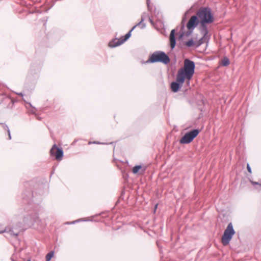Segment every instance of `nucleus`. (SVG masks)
Returning a JSON list of instances; mask_svg holds the SVG:
<instances>
[{
    "label": "nucleus",
    "mask_w": 261,
    "mask_h": 261,
    "mask_svg": "<svg viewBox=\"0 0 261 261\" xmlns=\"http://www.w3.org/2000/svg\"><path fill=\"white\" fill-rule=\"evenodd\" d=\"M195 63L189 59H185L183 67L179 69L177 73V81L180 83L187 82L188 85L192 78L195 71Z\"/></svg>",
    "instance_id": "obj_1"
},
{
    "label": "nucleus",
    "mask_w": 261,
    "mask_h": 261,
    "mask_svg": "<svg viewBox=\"0 0 261 261\" xmlns=\"http://www.w3.org/2000/svg\"><path fill=\"white\" fill-rule=\"evenodd\" d=\"M199 130L195 129L185 134L180 139V143L188 144L191 142L193 139L198 135Z\"/></svg>",
    "instance_id": "obj_5"
},
{
    "label": "nucleus",
    "mask_w": 261,
    "mask_h": 261,
    "mask_svg": "<svg viewBox=\"0 0 261 261\" xmlns=\"http://www.w3.org/2000/svg\"><path fill=\"white\" fill-rule=\"evenodd\" d=\"M149 60L151 63L162 62L168 64L170 62L169 57L165 53L160 51L153 53Z\"/></svg>",
    "instance_id": "obj_2"
},
{
    "label": "nucleus",
    "mask_w": 261,
    "mask_h": 261,
    "mask_svg": "<svg viewBox=\"0 0 261 261\" xmlns=\"http://www.w3.org/2000/svg\"><path fill=\"white\" fill-rule=\"evenodd\" d=\"M170 43L171 49H173L175 47L176 44V41L175 38V30H172L170 34Z\"/></svg>",
    "instance_id": "obj_10"
},
{
    "label": "nucleus",
    "mask_w": 261,
    "mask_h": 261,
    "mask_svg": "<svg viewBox=\"0 0 261 261\" xmlns=\"http://www.w3.org/2000/svg\"><path fill=\"white\" fill-rule=\"evenodd\" d=\"M197 17L196 16H193L189 20L187 27L190 31H192L198 24Z\"/></svg>",
    "instance_id": "obj_7"
},
{
    "label": "nucleus",
    "mask_w": 261,
    "mask_h": 261,
    "mask_svg": "<svg viewBox=\"0 0 261 261\" xmlns=\"http://www.w3.org/2000/svg\"><path fill=\"white\" fill-rule=\"evenodd\" d=\"M247 169L248 171L250 173H251V168H250V166H249V164H247Z\"/></svg>",
    "instance_id": "obj_17"
},
{
    "label": "nucleus",
    "mask_w": 261,
    "mask_h": 261,
    "mask_svg": "<svg viewBox=\"0 0 261 261\" xmlns=\"http://www.w3.org/2000/svg\"><path fill=\"white\" fill-rule=\"evenodd\" d=\"M54 254V251H50V252L47 253L46 256V261H50L51 258L53 257Z\"/></svg>",
    "instance_id": "obj_14"
},
{
    "label": "nucleus",
    "mask_w": 261,
    "mask_h": 261,
    "mask_svg": "<svg viewBox=\"0 0 261 261\" xmlns=\"http://www.w3.org/2000/svg\"><path fill=\"white\" fill-rule=\"evenodd\" d=\"M8 133H9V138L11 139V136H10V132L9 131H8Z\"/></svg>",
    "instance_id": "obj_19"
},
{
    "label": "nucleus",
    "mask_w": 261,
    "mask_h": 261,
    "mask_svg": "<svg viewBox=\"0 0 261 261\" xmlns=\"http://www.w3.org/2000/svg\"><path fill=\"white\" fill-rule=\"evenodd\" d=\"M142 168V166L141 165H137V166H135L133 168V172L134 173V174H136L138 172L139 170L141 169Z\"/></svg>",
    "instance_id": "obj_13"
},
{
    "label": "nucleus",
    "mask_w": 261,
    "mask_h": 261,
    "mask_svg": "<svg viewBox=\"0 0 261 261\" xmlns=\"http://www.w3.org/2000/svg\"><path fill=\"white\" fill-rule=\"evenodd\" d=\"M197 15L202 24L213 21V16L210 10L208 8L200 9L197 13Z\"/></svg>",
    "instance_id": "obj_3"
},
{
    "label": "nucleus",
    "mask_w": 261,
    "mask_h": 261,
    "mask_svg": "<svg viewBox=\"0 0 261 261\" xmlns=\"http://www.w3.org/2000/svg\"><path fill=\"white\" fill-rule=\"evenodd\" d=\"M51 155H55L56 159L61 161L63 156V152L62 149L58 148L56 145H54L50 151Z\"/></svg>",
    "instance_id": "obj_6"
},
{
    "label": "nucleus",
    "mask_w": 261,
    "mask_h": 261,
    "mask_svg": "<svg viewBox=\"0 0 261 261\" xmlns=\"http://www.w3.org/2000/svg\"><path fill=\"white\" fill-rule=\"evenodd\" d=\"M184 83H180L177 81V78L176 79V82H173L171 83V88L172 91L174 92H176L179 91V89L182 86Z\"/></svg>",
    "instance_id": "obj_9"
},
{
    "label": "nucleus",
    "mask_w": 261,
    "mask_h": 261,
    "mask_svg": "<svg viewBox=\"0 0 261 261\" xmlns=\"http://www.w3.org/2000/svg\"><path fill=\"white\" fill-rule=\"evenodd\" d=\"M27 261H31V260H27Z\"/></svg>",
    "instance_id": "obj_21"
},
{
    "label": "nucleus",
    "mask_w": 261,
    "mask_h": 261,
    "mask_svg": "<svg viewBox=\"0 0 261 261\" xmlns=\"http://www.w3.org/2000/svg\"><path fill=\"white\" fill-rule=\"evenodd\" d=\"M206 34H207V31L205 30V35L204 36L203 38H201L198 42H197V43L194 42L192 39H190V40H188V41L186 42L185 44L188 47H191L194 45L196 46V47H198L200 45H201L202 43H203V40L204 39L205 36Z\"/></svg>",
    "instance_id": "obj_8"
},
{
    "label": "nucleus",
    "mask_w": 261,
    "mask_h": 261,
    "mask_svg": "<svg viewBox=\"0 0 261 261\" xmlns=\"http://www.w3.org/2000/svg\"><path fill=\"white\" fill-rule=\"evenodd\" d=\"M222 64L223 66L228 65V59H227V58H225L222 61Z\"/></svg>",
    "instance_id": "obj_15"
},
{
    "label": "nucleus",
    "mask_w": 261,
    "mask_h": 261,
    "mask_svg": "<svg viewBox=\"0 0 261 261\" xmlns=\"http://www.w3.org/2000/svg\"><path fill=\"white\" fill-rule=\"evenodd\" d=\"M222 243L225 246L228 245V226L224 231L223 236L222 238Z\"/></svg>",
    "instance_id": "obj_11"
},
{
    "label": "nucleus",
    "mask_w": 261,
    "mask_h": 261,
    "mask_svg": "<svg viewBox=\"0 0 261 261\" xmlns=\"http://www.w3.org/2000/svg\"><path fill=\"white\" fill-rule=\"evenodd\" d=\"M156 207H157V204H156V205H155V209H156Z\"/></svg>",
    "instance_id": "obj_20"
},
{
    "label": "nucleus",
    "mask_w": 261,
    "mask_h": 261,
    "mask_svg": "<svg viewBox=\"0 0 261 261\" xmlns=\"http://www.w3.org/2000/svg\"><path fill=\"white\" fill-rule=\"evenodd\" d=\"M250 182L253 185H259L261 186V184H259L258 182H255V181H252V180H250Z\"/></svg>",
    "instance_id": "obj_16"
},
{
    "label": "nucleus",
    "mask_w": 261,
    "mask_h": 261,
    "mask_svg": "<svg viewBox=\"0 0 261 261\" xmlns=\"http://www.w3.org/2000/svg\"><path fill=\"white\" fill-rule=\"evenodd\" d=\"M235 232L233 228L232 225L229 223V241L231 240L232 236L234 234Z\"/></svg>",
    "instance_id": "obj_12"
},
{
    "label": "nucleus",
    "mask_w": 261,
    "mask_h": 261,
    "mask_svg": "<svg viewBox=\"0 0 261 261\" xmlns=\"http://www.w3.org/2000/svg\"><path fill=\"white\" fill-rule=\"evenodd\" d=\"M11 231V230L10 229H8L7 228H5L4 229L2 230H0V233H3L4 232H5V231Z\"/></svg>",
    "instance_id": "obj_18"
},
{
    "label": "nucleus",
    "mask_w": 261,
    "mask_h": 261,
    "mask_svg": "<svg viewBox=\"0 0 261 261\" xmlns=\"http://www.w3.org/2000/svg\"><path fill=\"white\" fill-rule=\"evenodd\" d=\"M144 21V18L142 17L141 20L140 22H139L136 25L134 26L132 30L127 33L124 36V38L123 39H115L112 41L110 42L109 44V45L111 47H114L117 46H119L122 44L123 42H124L126 40H127L130 36L131 32L138 25H140L142 24V22Z\"/></svg>",
    "instance_id": "obj_4"
}]
</instances>
